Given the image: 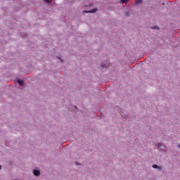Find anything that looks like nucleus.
<instances>
[{"label":"nucleus","mask_w":180,"mask_h":180,"mask_svg":"<svg viewBox=\"0 0 180 180\" xmlns=\"http://www.w3.org/2000/svg\"><path fill=\"white\" fill-rule=\"evenodd\" d=\"M97 11H98V9L95 8L89 11L84 10L83 13H97Z\"/></svg>","instance_id":"nucleus-1"},{"label":"nucleus","mask_w":180,"mask_h":180,"mask_svg":"<svg viewBox=\"0 0 180 180\" xmlns=\"http://www.w3.org/2000/svg\"><path fill=\"white\" fill-rule=\"evenodd\" d=\"M33 174L35 176H40V171H39L37 169H34L33 170Z\"/></svg>","instance_id":"nucleus-2"},{"label":"nucleus","mask_w":180,"mask_h":180,"mask_svg":"<svg viewBox=\"0 0 180 180\" xmlns=\"http://www.w3.org/2000/svg\"><path fill=\"white\" fill-rule=\"evenodd\" d=\"M17 83H18V84L20 85V86H23V85H24V82H23V80L17 79Z\"/></svg>","instance_id":"nucleus-3"},{"label":"nucleus","mask_w":180,"mask_h":180,"mask_svg":"<svg viewBox=\"0 0 180 180\" xmlns=\"http://www.w3.org/2000/svg\"><path fill=\"white\" fill-rule=\"evenodd\" d=\"M158 149H162V150H165V147L161 143L158 145Z\"/></svg>","instance_id":"nucleus-4"},{"label":"nucleus","mask_w":180,"mask_h":180,"mask_svg":"<svg viewBox=\"0 0 180 180\" xmlns=\"http://www.w3.org/2000/svg\"><path fill=\"white\" fill-rule=\"evenodd\" d=\"M153 168L158 169H162V168L158 165H153Z\"/></svg>","instance_id":"nucleus-5"},{"label":"nucleus","mask_w":180,"mask_h":180,"mask_svg":"<svg viewBox=\"0 0 180 180\" xmlns=\"http://www.w3.org/2000/svg\"><path fill=\"white\" fill-rule=\"evenodd\" d=\"M142 2H143V0H135V3L136 4H139L142 3Z\"/></svg>","instance_id":"nucleus-6"},{"label":"nucleus","mask_w":180,"mask_h":180,"mask_svg":"<svg viewBox=\"0 0 180 180\" xmlns=\"http://www.w3.org/2000/svg\"><path fill=\"white\" fill-rule=\"evenodd\" d=\"M127 2H129V0H121V4H122L127 3Z\"/></svg>","instance_id":"nucleus-7"},{"label":"nucleus","mask_w":180,"mask_h":180,"mask_svg":"<svg viewBox=\"0 0 180 180\" xmlns=\"http://www.w3.org/2000/svg\"><path fill=\"white\" fill-rule=\"evenodd\" d=\"M45 2L48 3L49 4H51L53 2V0L52 1H49V0H44Z\"/></svg>","instance_id":"nucleus-8"},{"label":"nucleus","mask_w":180,"mask_h":180,"mask_svg":"<svg viewBox=\"0 0 180 180\" xmlns=\"http://www.w3.org/2000/svg\"><path fill=\"white\" fill-rule=\"evenodd\" d=\"M91 5H85V7H89L91 6Z\"/></svg>","instance_id":"nucleus-9"},{"label":"nucleus","mask_w":180,"mask_h":180,"mask_svg":"<svg viewBox=\"0 0 180 180\" xmlns=\"http://www.w3.org/2000/svg\"><path fill=\"white\" fill-rule=\"evenodd\" d=\"M152 29H157V27H152Z\"/></svg>","instance_id":"nucleus-10"},{"label":"nucleus","mask_w":180,"mask_h":180,"mask_svg":"<svg viewBox=\"0 0 180 180\" xmlns=\"http://www.w3.org/2000/svg\"><path fill=\"white\" fill-rule=\"evenodd\" d=\"M179 148L180 149V143L178 145Z\"/></svg>","instance_id":"nucleus-11"},{"label":"nucleus","mask_w":180,"mask_h":180,"mask_svg":"<svg viewBox=\"0 0 180 180\" xmlns=\"http://www.w3.org/2000/svg\"><path fill=\"white\" fill-rule=\"evenodd\" d=\"M103 68H106L105 65H103Z\"/></svg>","instance_id":"nucleus-12"}]
</instances>
